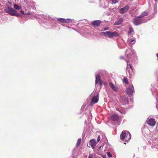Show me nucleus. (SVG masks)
I'll use <instances>...</instances> for the list:
<instances>
[{
    "label": "nucleus",
    "mask_w": 158,
    "mask_h": 158,
    "mask_svg": "<svg viewBox=\"0 0 158 158\" xmlns=\"http://www.w3.org/2000/svg\"><path fill=\"white\" fill-rule=\"evenodd\" d=\"M112 2V3L113 4H116L118 2V0H110Z\"/></svg>",
    "instance_id": "nucleus-29"
},
{
    "label": "nucleus",
    "mask_w": 158,
    "mask_h": 158,
    "mask_svg": "<svg viewBox=\"0 0 158 158\" xmlns=\"http://www.w3.org/2000/svg\"><path fill=\"white\" fill-rule=\"evenodd\" d=\"M64 23H68L72 22V19H64Z\"/></svg>",
    "instance_id": "nucleus-22"
},
{
    "label": "nucleus",
    "mask_w": 158,
    "mask_h": 158,
    "mask_svg": "<svg viewBox=\"0 0 158 158\" xmlns=\"http://www.w3.org/2000/svg\"><path fill=\"white\" fill-rule=\"evenodd\" d=\"M154 13L156 14L157 13V12L156 5H154Z\"/></svg>",
    "instance_id": "nucleus-27"
},
{
    "label": "nucleus",
    "mask_w": 158,
    "mask_h": 158,
    "mask_svg": "<svg viewBox=\"0 0 158 158\" xmlns=\"http://www.w3.org/2000/svg\"><path fill=\"white\" fill-rule=\"evenodd\" d=\"M135 42V39L132 40L129 43V45L131 46V45L134 44Z\"/></svg>",
    "instance_id": "nucleus-24"
},
{
    "label": "nucleus",
    "mask_w": 158,
    "mask_h": 158,
    "mask_svg": "<svg viewBox=\"0 0 158 158\" xmlns=\"http://www.w3.org/2000/svg\"><path fill=\"white\" fill-rule=\"evenodd\" d=\"M127 58L125 60L127 63V73L129 75L130 77L133 74V68L132 66L131 63H134L137 60L135 50L130 48L127 49L125 52Z\"/></svg>",
    "instance_id": "nucleus-1"
},
{
    "label": "nucleus",
    "mask_w": 158,
    "mask_h": 158,
    "mask_svg": "<svg viewBox=\"0 0 158 158\" xmlns=\"http://www.w3.org/2000/svg\"><path fill=\"white\" fill-rule=\"evenodd\" d=\"M123 21V18H120L118 20L115 21L114 23L115 25H120Z\"/></svg>",
    "instance_id": "nucleus-14"
},
{
    "label": "nucleus",
    "mask_w": 158,
    "mask_h": 158,
    "mask_svg": "<svg viewBox=\"0 0 158 158\" xmlns=\"http://www.w3.org/2000/svg\"><path fill=\"white\" fill-rule=\"evenodd\" d=\"M120 58L121 59H123V56H121V57H120Z\"/></svg>",
    "instance_id": "nucleus-40"
},
{
    "label": "nucleus",
    "mask_w": 158,
    "mask_h": 158,
    "mask_svg": "<svg viewBox=\"0 0 158 158\" xmlns=\"http://www.w3.org/2000/svg\"><path fill=\"white\" fill-rule=\"evenodd\" d=\"M106 154L107 155V156L109 157H111L112 156L111 153L109 152H107L106 153Z\"/></svg>",
    "instance_id": "nucleus-30"
},
{
    "label": "nucleus",
    "mask_w": 158,
    "mask_h": 158,
    "mask_svg": "<svg viewBox=\"0 0 158 158\" xmlns=\"http://www.w3.org/2000/svg\"><path fill=\"white\" fill-rule=\"evenodd\" d=\"M81 138L79 139H78L77 142V144H76V146L77 147H78L80 145V143L81 142Z\"/></svg>",
    "instance_id": "nucleus-23"
},
{
    "label": "nucleus",
    "mask_w": 158,
    "mask_h": 158,
    "mask_svg": "<svg viewBox=\"0 0 158 158\" xmlns=\"http://www.w3.org/2000/svg\"><path fill=\"white\" fill-rule=\"evenodd\" d=\"M92 157L93 155L91 154H90L89 156V158H92Z\"/></svg>",
    "instance_id": "nucleus-37"
},
{
    "label": "nucleus",
    "mask_w": 158,
    "mask_h": 158,
    "mask_svg": "<svg viewBox=\"0 0 158 158\" xmlns=\"http://www.w3.org/2000/svg\"><path fill=\"white\" fill-rule=\"evenodd\" d=\"M4 10L6 13L9 14L10 15L17 16L19 15V14L16 13V11L13 8L9 7H5Z\"/></svg>",
    "instance_id": "nucleus-5"
},
{
    "label": "nucleus",
    "mask_w": 158,
    "mask_h": 158,
    "mask_svg": "<svg viewBox=\"0 0 158 158\" xmlns=\"http://www.w3.org/2000/svg\"><path fill=\"white\" fill-rule=\"evenodd\" d=\"M31 14H32L30 12L26 13L24 14L25 15H31Z\"/></svg>",
    "instance_id": "nucleus-33"
},
{
    "label": "nucleus",
    "mask_w": 158,
    "mask_h": 158,
    "mask_svg": "<svg viewBox=\"0 0 158 158\" xmlns=\"http://www.w3.org/2000/svg\"><path fill=\"white\" fill-rule=\"evenodd\" d=\"M128 99L127 98L122 97L120 99V102L121 105H124L128 103Z\"/></svg>",
    "instance_id": "nucleus-11"
},
{
    "label": "nucleus",
    "mask_w": 158,
    "mask_h": 158,
    "mask_svg": "<svg viewBox=\"0 0 158 158\" xmlns=\"http://www.w3.org/2000/svg\"><path fill=\"white\" fill-rule=\"evenodd\" d=\"M133 32L134 30L133 28L131 27H130L128 32V34L129 36L130 37H132V35H131V33Z\"/></svg>",
    "instance_id": "nucleus-18"
},
{
    "label": "nucleus",
    "mask_w": 158,
    "mask_h": 158,
    "mask_svg": "<svg viewBox=\"0 0 158 158\" xmlns=\"http://www.w3.org/2000/svg\"><path fill=\"white\" fill-rule=\"evenodd\" d=\"M123 81L127 84L128 83V80L127 78H124L123 80Z\"/></svg>",
    "instance_id": "nucleus-28"
},
{
    "label": "nucleus",
    "mask_w": 158,
    "mask_h": 158,
    "mask_svg": "<svg viewBox=\"0 0 158 158\" xmlns=\"http://www.w3.org/2000/svg\"><path fill=\"white\" fill-rule=\"evenodd\" d=\"M88 111L89 112L87 113L88 119L89 120H91L92 118V114L90 111Z\"/></svg>",
    "instance_id": "nucleus-20"
},
{
    "label": "nucleus",
    "mask_w": 158,
    "mask_h": 158,
    "mask_svg": "<svg viewBox=\"0 0 158 158\" xmlns=\"http://www.w3.org/2000/svg\"><path fill=\"white\" fill-rule=\"evenodd\" d=\"M99 95L97 94L96 95H94L92 98L91 101L89 104V105L93 106L94 104L97 103L98 101Z\"/></svg>",
    "instance_id": "nucleus-7"
},
{
    "label": "nucleus",
    "mask_w": 158,
    "mask_h": 158,
    "mask_svg": "<svg viewBox=\"0 0 158 158\" xmlns=\"http://www.w3.org/2000/svg\"><path fill=\"white\" fill-rule=\"evenodd\" d=\"M156 56H157V59H158V53L157 54H156Z\"/></svg>",
    "instance_id": "nucleus-42"
},
{
    "label": "nucleus",
    "mask_w": 158,
    "mask_h": 158,
    "mask_svg": "<svg viewBox=\"0 0 158 158\" xmlns=\"http://www.w3.org/2000/svg\"><path fill=\"white\" fill-rule=\"evenodd\" d=\"M57 20L60 22L62 23H64V19L62 18H58L57 19Z\"/></svg>",
    "instance_id": "nucleus-26"
},
{
    "label": "nucleus",
    "mask_w": 158,
    "mask_h": 158,
    "mask_svg": "<svg viewBox=\"0 0 158 158\" xmlns=\"http://www.w3.org/2000/svg\"><path fill=\"white\" fill-rule=\"evenodd\" d=\"M109 30V28L108 27H106L104 28L103 31H106Z\"/></svg>",
    "instance_id": "nucleus-35"
},
{
    "label": "nucleus",
    "mask_w": 158,
    "mask_h": 158,
    "mask_svg": "<svg viewBox=\"0 0 158 158\" xmlns=\"http://www.w3.org/2000/svg\"><path fill=\"white\" fill-rule=\"evenodd\" d=\"M156 107L158 109V106H157V104L156 105Z\"/></svg>",
    "instance_id": "nucleus-46"
},
{
    "label": "nucleus",
    "mask_w": 158,
    "mask_h": 158,
    "mask_svg": "<svg viewBox=\"0 0 158 158\" xmlns=\"http://www.w3.org/2000/svg\"><path fill=\"white\" fill-rule=\"evenodd\" d=\"M100 139H101L100 136H98V139H97V142H99L100 141Z\"/></svg>",
    "instance_id": "nucleus-32"
},
{
    "label": "nucleus",
    "mask_w": 158,
    "mask_h": 158,
    "mask_svg": "<svg viewBox=\"0 0 158 158\" xmlns=\"http://www.w3.org/2000/svg\"><path fill=\"white\" fill-rule=\"evenodd\" d=\"M101 76L100 75H98L96 77V80L95 83L96 84H97L98 82V81L100 80Z\"/></svg>",
    "instance_id": "nucleus-19"
},
{
    "label": "nucleus",
    "mask_w": 158,
    "mask_h": 158,
    "mask_svg": "<svg viewBox=\"0 0 158 158\" xmlns=\"http://www.w3.org/2000/svg\"><path fill=\"white\" fill-rule=\"evenodd\" d=\"M43 18L44 19L48 20V21L49 22H51V23H52V21H54L53 19H52L49 16H44Z\"/></svg>",
    "instance_id": "nucleus-16"
},
{
    "label": "nucleus",
    "mask_w": 158,
    "mask_h": 158,
    "mask_svg": "<svg viewBox=\"0 0 158 158\" xmlns=\"http://www.w3.org/2000/svg\"><path fill=\"white\" fill-rule=\"evenodd\" d=\"M85 104H84L82 105V106L81 107V109H84V108L85 107Z\"/></svg>",
    "instance_id": "nucleus-34"
},
{
    "label": "nucleus",
    "mask_w": 158,
    "mask_h": 158,
    "mask_svg": "<svg viewBox=\"0 0 158 158\" xmlns=\"http://www.w3.org/2000/svg\"><path fill=\"white\" fill-rule=\"evenodd\" d=\"M20 12L22 14H24V12L22 10H21V11H20Z\"/></svg>",
    "instance_id": "nucleus-38"
},
{
    "label": "nucleus",
    "mask_w": 158,
    "mask_h": 158,
    "mask_svg": "<svg viewBox=\"0 0 158 158\" xmlns=\"http://www.w3.org/2000/svg\"><path fill=\"white\" fill-rule=\"evenodd\" d=\"M8 3H9V4H11V2H9V1L8 2Z\"/></svg>",
    "instance_id": "nucleus-43"
},
{
    "label": "nucleus",
    "mask_w": 158,
    "mask_h": 158,
    "mask_svg": "<svg viewBox=\"0 0 158 158\" xmlns=\"http://www.w3.org/2000/svg\"><path fill=\"white\" fill-rule=\"evenodd\" d=\"M130 7L129 6L127 5L126 6L121 8L119 10V12L121 14H124L127 12Z\"/></svg>",
    "instance_id": "nucleus-10"
},
{
    "label": "nucleus",
    "mask_w": 158,
    "mask_h": 158,
    "mask_svg": "<svg viewBox=\"0 0 158 158\" xmlns=\"http://www.w3.org/2000/svg\"><path fill=\"white\" fill-rule=\"evenodd\" d=\"M98 82H99L100 85H102V81H101V80H100V81H98Z\"/></svg>",
    "instance_id": "nucleus-36"
},
{
    "label": "nucleus",
    "mask_w": 158,
    "mask_h": 158,
    "mask_svg": "<svg viewBox=\"0 0 158 158\" xmlns=\"http://www.w3.org/2000/svg\"><path fill=\"white\" fill-rule=\"evenodd\" d=\"M111 119L113 121H116L118 118V116L116 114H113L111 116Z\"/></svg>",
    "instance_id": "nucleus-15"
},
{
    "label": "nucleus",
    "mask_w": 158,
    "mask_h": 158,
    "mask_svg": "<svg viewBox=\"0 0 158 158\" xmlns=\"http://www.w3.org/2000/svg\"><path fill=\"white\" fill-rule=\"evenodd\" d=\"M101 22V21L100 20H96L93 21L92 24L94 26H98Z\"/></svg>",
    "instance_id": "nucleus-13"
},
{
    "label": "nucleus",
    "mask_w": 158,
    "mask_h": 158,
    "mask_svg": "<svg viewBox=\"0 0 158 158\" xmlns=\"http://www.w3.org/2000/svg\"><path fill=\"white\" fill-rule=\"evenodd\" d=\"M147 123L149 126L151 127L154 126L156 123L155 119L152 118H150L147 119L146 121Z\"/></svg>",
    "instance_id": "nucleus-8"
},
{
    "label": "nucleus",
    "mask_w": 158,
    "mask_h": 158,
    "mask_svg": "<svg viewBox=\"0 0 158 158\" xmlns=\"http://www.w3.org/2000/svg\"><path fill=\"white\" fill-rule=\"evenodd\" d=\"M117 110H118L120 113L122 114H125V111L124 109H120V110H118L117 109Z\"/></svg>",
    "instance_id": "nucleus-25"
},
{
    "label": "nucleus",
    "mask_w": 158,
    "mask_h": 158,
    "mask_svg": "<svg viewBox=\"0 0 158 158\" xmlns=\"http://www.w3.org/2000/svg\"><path fill=\"white\" fill-rule=\"evenodd\" d=\"M66 27H67V28H68L71 29V27H68V26H67Z\"/></svg>",
    "instance_id": "nucleus-44"
},
{
    "label": "nucleus",
    "mask_w": 158,
    "mask_h": 158,
    "mask_svg": "<svg viewBox=\"0 0 158 158\" xmlns=\"http://www.w3.org/2000/svg\"><path fill=\"white\" fill-rule=\"evenodd\" d=\"M96 143V142L94 139H91L88 143L89 145H90L93 149L95 148Z\"/></svg>",
    "instance_id": "nucleus-12"
},
{
    "label": "nucleus",
    "mask_w": 158,
    "mask_h": 158,
    "mask_svg": "<svg viewBox=\"0 0 158 158\" xmlns=\"http://www.w3.org/2000/svg\"><path fill=\"white\" fill-rule=\"evenodd\" d=\"M130 100H131V102H133V100H132V98H131V99H130Z\"/></svg>",
    "instance_id": "nucleus-45"
},
{
    "label": "nucleus",
    "mask_w": 158,
    "mask_h": 158,
    "mask_svg": "<svg viewBox=\"0 0 158 158\" xmlns=\"http://www.w3.org/2000/svg\"><path fill=\"white\" fill-rule=\"evenodd\" d=\"M156 128L158 129V123H157Z\"/></svg>",
    "instance_id": "nucleus-41"
},
{
    "label": "nucleus",
    "mask_w": 158,
    "mask_h": 158,
    "mask_svg": "<svg viewBox=\"0 0 158 158\" xmlns=\"http://www.w3.org/2000/svg\"><path fill=\"white\" fill-rule=\"evenodd\" d=\"M126 92L127 94L131 97L133 95L134 89L133 85H131L127 88Z\"/></svg>",
    "instance_id": "nucleus-6"
},
{
    "label": "nucleus",
    "mask_w": 158,
    "mask_h": 158,
    "mask_svg": "<svg viewBox=\"0 0 158 158\" xmlns=\"http://www.w3.org/2000/svg\"><path fill=\"white\" fill-rule=\"evenodd\" d=\"M102 34L105 37L108 36L109 37L112 38L114 37H117L119 36V34L116 31L111 32L107 31L102 32Z\"/></svg>",
    "instance_id": "nucleus-4"
},
{
    "label": "nucleus",
    "mask_w": 158,
    "mask_h": 158,
    "mask_svg": "<svg viewBox=\"0 0 158 158\" xmlns=\"http://www.w3.org/2000/svg\"><path fill=\"white\" fill-rule=\"evenodd\" d=\"M152 1L153 3H155V5H156L158 2V0H152Z\"/></svg>",
    "instance_id": "nucleus-31"
},
{
    "label": "nucleus",
    "mask_w": 158,
    "mask_h": 158,
    "mask_svg": "<svg viewBox=\"0 0 158 158\" xmlns=\"http://www.w3.org/2000/svg\"><path fill=\"white\" fill-rule=\"evenodd\" d=\"M147 22V20L145 18H141L139 17H135L132 21L133 23L135 26H138L141 24Z\"/></svg>",
    "instance_id": "nucleus-3"
},
{
    "label": "nucleus",
    "mask_w": 158,
    "mask_h": 158,
    "mask_svg": "<svg viewBox=\"0 0 158 158\" xmlns=\"http://www.w3.org/2000/svg\"><path fill=\"white\" fill-rule=\"evenodd\" d=\"M71 29H73V30H75V31H76V30L74 28H73L71 27Z\"/></svg>",
    "instance_id": "nucleus-39"
},
{
    "label": "nucleus",
    "mask_w": 158,
    "mask_h": 158,
    "mask_svg": "<svg viewBox=\"0 0 158 158\" xmlns=\"http://www.w3.org/2000/svg\"><path fill=\"white\" fill-rule=\"evenodd\" d=\"M120 138L123 141L128 142L131 139V134L129 131H124L121 133Z\"/></svg>",
    "instance_id": "nucleus-2"
},
{
    "label": "nucleus",
    "mask_w": 158,
    "mask_h": 158,
    "mask_svg": "<svg viewBox=\"0 0 158 158\" xmlns=\"http://www.w3.org/2000/svg\"><path fill=\"white\" fill-rule=\"evenodd\" d=\"M148 14V12L146 11H144L142 12L141 15L139 16L141 18H144V17L145 16L147 15Z\"/></svg>",
    "instance_id": "nucleus-17"
},
{
    "label": "nucleus",
    "mask_w": 158,
    "mask_h": 158,
    "mask_svg": "<svg viewBox=\"0 0 158 158\" xmlns=\"http://www.w3.org/2000/svg\"><path fill=\"white\" fill-rule=\"evenodd\" d=\"M103 158H105V157H104V156H103Z\"/></svg>",
    "instance_id": "nucleus-47"
},
{
    "label": "nucleus",
    "mask_w": 158,
    "mask_h": 158,
    "mask_svg": "<svg viewBox=\"0 0 158 158\" xmlns=\"http://www.w3.org/2000/svg\"><path fill=\"white\" fill-rule=\"evenodd\" d=\"M14 7L15 9L17 10H20L21 9V7L20 6H19L16 4L14 5Z\"/></svg>",
    "instance_id": "nucleus-21"
},
{
    "label": "nucleus",
    "mask_w": 158,
    "mask_h": 158,
    "mask_svg": "<svg viewBox=\"0 0 158 158\" xmlns=\"http://www.w3.org/2000/svg\"><path fill=\"white\" fill-rule=\"evenodd\" d=\"M109 86L115 92H117L119 88L117 86L114 85L111 82L109 83Z\"/></svg>",
    "instance_id": "nucleus-9"
},
{
    "label": "nucleus",
    "mask_w": 158,
    "mask_h": 158,
    "mask_svg": "<svg viewBox=\"0 0 158 158\" xmlns=\"http://www.w3.org/2000/svg\"><path fill=\"white\" fill-rule=\"evenodd\" d=\"M34 17H35L36 18H37V17H36L35 16H34Z\"/></svg>",
    "instance_id": "nucleus-48"
}]
</instances>
